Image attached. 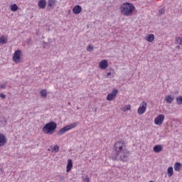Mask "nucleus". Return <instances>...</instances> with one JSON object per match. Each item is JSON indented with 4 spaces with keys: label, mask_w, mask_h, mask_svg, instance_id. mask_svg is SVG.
Instances as JSON below:
<instances>
[{
    "label": "nucleus",
    "mask_w": 182,
    "mask_h": 182,
    "mask_svg": "<svg viewBox=\"0 0 182 182\" xmlns=\"http://www.w3.org/2000/svg\"><path fill=\"white\" fill-rule=\"evenodd\" d=\"M114 150L116 152L112 160H121V161H127L130 156V151L127 149V144L124 141H118L114 144Z\"/></svg>",
    "instance_id": "1"
},
{
    "label": "nucleus",
    "mask_w": 182,
    "mask_h": 182,
    "mask_svg": "<svg viewBox=\"0 0 182 182\" xmlns=\"http://www.w3.org/2000/svg\"><path fill=\"white\" fill-rule=\"evenodd\" d=\"M135 10L136 7L132 3H124L120 6V12L124 16H132Z\"/></svg>",
    "instance_id": "2"
},
{
    "label": "nucleus",
    "mask_w": 182,
    "mask_h": 182,
    "mask_svg": "<svg viewBox=\"0 0 182 182\" xmlns=\"http://www.w3.org/2000/svg\"><path fill=\"white\" fill-rule=\"evenodd\" d=\"M56 127H58L56 122H50L43 127V132L45 134H53L55 130H56Z\"/></svg>",
    "instance_id": "3"
},
{
    "label": "nucleus",
    "mask_w": 182,
    "mask_h": 182,
    "mask_svg": "<svg viewBox=\"0 0 182 182\" xmlns=\"http://www.w3.org/2000/svg\"><path fill=\"white\" fill-rule=\"evenodd\" d=\"M76 126H77V123L74 122L68 126H65L63 128H62L61 129H60L58 131V132L57 133L58 136H62V134H65L66 133V132H69V130H72V129H75V127H76Z\"/></svg>",
    "instance_id": "4"
},
{
    "label": "nucleus",
    "mask_w": 182,
    "mask_h": 182,
    "mask_svg": "<svg viewBox=\"0 0 182 182\" xmlns=\"http://www.w3.org/2000/svg\"><path fill=\"white\" fill-rule=\"evenodd\" d=\"M13 62L14 63H21L22 60V51L21 50H16L13 54Z\"/></svg>",
    "instance_id": "5"
},
{
    "label": "nucleus",
    "mask_w": 182,
    "mask_h": 182,
    "mask_svg": "<svg viewBox=\"0 0 182 182\" xmlns=\"http://www.w3.org/2000/svg\"><path fill=\"white\" fill-rule=\"evenodd\" d=\"M147 109V102H146V101H143L138 109H137V113L138 114H144V113H146V110Z\"/></svg>",
    "instance_id": "6"
},
{
    "label": "nucleus",
    "mask_w": 182,
    "mask_h": 182,
    "mask_svg": "<svg viewBox=\"0 0 182 182\" xmlns=\"http://www.w3.org/2000/svg\"><path fill=\"white\" fill-rule=\"evenodd\" d=\"M117 93H119V91L117 89H114L111 93L107 95V100H108V102H112V100L116 99Z\"/></svg>",
    "instance_id": "7"
},
{
    "label": "nucleus",
    "mask_w": 182,
    "mask_h": 182,
    "mask_svg": "<svg viewBox=\"0 0 182 182\" xmlns=\"http://www.w3.org/2000/svg\"><path fill=\"white\" fill-rule=\"evenodd\" d=\"M164 122V114H159L154 119V124L156 126H161Z\"/></svg>",
    "instance_id": "8"
},
{
    "label": "nucleus",
    "mask_w": 182,
    "mask_h": 182,
    "mask_svg": "<svg viewBox=\"0 0 182 182\" xmlns=\"http://www.w3.org/2000/svg\"><path fill=\"white\" fill-rule=\"evenodd\" d=\"M108 66H109V62L107 60H102L99 63V68L100 69H102V70H105V69H107Z\"/></svg>",
    "instance_id": "9"
},
{
    "label": "nucleus",
    "mask_w": 182,
    "mask_h": 182,
    "mask_svg": "<svg viewBox=\"0 0 182 182\" xmlns=\"http://www.w3.org/2000/svg\"><path fill=\"white\" fill-rule=\"evenodd\" d=\"M6 143H8L6 136H5L4 134H0V147H4Z\"/></svg>",
    "instance_id": "10"
},
{
    "label": "nucleus",
    "mask_w": 182,
    "mask_h": 182,
    "mask_svg": "<svg viewBox=\"0 0 182 182\" xmlns=\"http://www.w3.org/2000/svg\"><path fill=\"white\" fill-rule=\"evenodd\" d=\"M73 13L74 15H79V14L82 13V6L80 5L75 6L73 8Z\"/></svg>",
    "instance_id": "11"
},
{
    "label": "nucleus",
    "mask_w": 182,
    "mask_h": 182,
    "mask_svg": "<svg viewBox=\"0 0 182 182\" xmlns=\"http://www.w3.org/2000/svg\"><path fill=\"white\" fill-rule=\"evenodd\" d=\"M72 168H73V161H72V159H68L67 166H66L67 173L70 172Z\"/></svg>",
    "instance_id": "12"
},
{
    "label": "nucleus",
    "mask_w": 182,
    "mask_h": 182,
    "mask_svg": "<svg viewBox=\"0 0 182 182\" xmlns=\"http://www.w3.org/2000/svg\"><path fill=\"white\" fill-rule=\"evenodd\" d=\"M38 6L40 9H45L46 8V0H39Z\"/></svg>",
    "instance_id": "13"
},
{
    "label": "nucleus",
    "mask_w": 182,
    "mask_h": 182,
    "mask_svg": "<svg viewBox=\"0 0 182 182\" xmlns=\"http://www.w3.org/2000/svg\"><path fill=\"white\" fill-rule=\"evenodd\" d=\"M153 151L154 153H160V151H163V146L161 145H156L154 146Z\"/></svg>",
    "instance_id": "14"
},
{
    "label": "nucleus",
    "mask_w": 182,
    "mask_h": 182,
    "mask_svg": "<svg viewBox=\"0 0 182 182\" xmlns=\"http://www.w3.org/2000/svg\"><path fill=\"white\" fill-rule=\"evenodd\" d=\"M154 34H149L145 37L146 41L149 43L154 42Z\"/></svg>",
    "instance_id": "15"
},
{
    "label": "nucleus",
    "mask_w": 182,
    "mask_h": 182,
    "mask_svg": "<svg viewBox=\"0 0 182 182\" xmlns=\"http://www.w3.org/2000/svg\"><path fill=\"white\" fill-rule=\"evenodd\" d=\"M182 168V164L180 162H176L175 163L174 166H173V168L175 170V171H180V170H181Z\"/></svg>",
    "instance_id": "16"
},
{
    "label": "nucleus",
    "mask_w": 182,
    "mask_h": 182,
    "mask_svg": "<svg viewBox=\"0 0 182 182\" xmlns=\"http://www.w3.org/2000/svg\"><path fill=\"white\" fill-rule=\"evenodd\" d=\"M8 42V36H1L0 37V43L1 45H5Z\"/></svg>",
    "instance_id": "17"
},
{
    "label": "nucleus",
    "mask_w": 182,
    "mask_h": 182,
    "mask_svg": "<svg viewBox=\"0 0 182 182\" xmlns=\"http://www.w3.org/2000/svg\"><path fill=\"white\" fill-rule=\"evenodd\" d=\"M48 6H49V8H53L54 6H56V0H48Z\"/></svg>",
    "instance_id": "18"
},
{
    "label": "nucleus",
    "mask_w": 182,
    "mask_h": 182,
    "mask_svg": "<svg viewBox=\"0 0 182 182\" xmlns=\"http://www.w3.org/2000/svg\"><path fill=\"white\" fill-rule=\"evenodd\" d=\"M173 100H174V97H173L171 95H168L165 98V101L169 105H171V103H173Z\"/></svg>",
    "instance_id": "19"
},
{
    "label": "nucleus",
    "mask_w": 182,
    "mask_h": 182,
    "mask_svg": "<svg viewBox=\"0 0 182 182\" xmlns=\"http://www.w3.org/2000/svg\"><path fill=\"white\" fill-rule=\"evenodd\" d=\"M168 177H172L173 174H174V170L173 169V166H170L167 170Z\"/></svg>",
    "instance_id": "20"
},
{
    "label": "nucleus",
    "mask_w": 182,
    "mask_h": 182,
    "mask_svg": "<svg viewBox=\"0 0 182 182\" xmlns=\"http://www.w3.org/2000/svg\"><path fill=\"white\" fill-rule=\"evenodd\" d=\"M40 95L41 97H46L48 96V92L46 90H43L40 92Z\"/></svg>",
    "instance_id": "21"
},
{
    "label": "nucleus",
    "mask_w": 182,
    "mask_h": 182,
    "mask_svg": "<svg viewBox=\"0 0 182 182\" xmlns=\"http://www.w3.org/2000/svg\"><path fill=\"white\" fill-rule=\"evenodd\" d=\"M131 109H132V105H126L122 108L123 112H129V110H131Z\"/></svg>",
    "instance_id": "22"
},
{
    "label": "nucleus",
    "mask_w": 182,
    "mask_h": 182,
    "mask_svg": "<svg viewBox=\"0 0 182 182\" xmlns=\"http://www.w3.org/2000/svg\"><path fill=\"white\" fill-rule=\"evenodd\" d=\"M11 11H12V12H16V11H18V6L16 4H12L11 6Z\"/></svg>",
    "instance_id": "23"
},
{
    "label": "nucleus",
    "mask_w": 182,
    "mask_h": 182,
    "mask_svg": "<svg viewBox=\"0 0 182 182\" xmlns=\"http://www.w3.org/2000/svg\"><path fill=\"white\" fill-rule=\"evenodd\" d=\"M176 103L177 105H182V96L176 97Z\"/></svg>",
    "instance_id": "24"
},
{
    "label": "nucleus",
    "mask_w": 182,
    "mask_h": 182,
    "mask_svg": "<svg viewBox=\"0 0 182 182\" xmlns=\"http://www.w3.org/2000/svg\"><path fill=\"white\" fill-rule=\"evenodd\" d=\"M53 151H54L55 153H58V151H59V146H54V147L53 148Z\"/></svg>",
    "instance_id": "25"
},
{
    "label": "nucleus",
    "mask_w": 182,
    "mask_h": 182,
    "mask_svg": "<svg viewBox=\"0 0 182 182\" xmlns=\"http://www.w3.org/2000/svg\"><path fill=\"white\" fill-rule=\"evenodd\" d=\"M176 43L178 45H182V37H178L176 38Z\"/></svg>",
    "instance_id": "26"
},
{
    "label": "nucleus",
    "mask_w": 182,
    "mask_h": 182,
    "mask_svg": "<svg viewBox=\"0 0 182 182\" xmlns=\"http://www.w3.org/2000/svg\"><path fill=\"white\" fill-rule=\"evenodd\" d=\"M83 181L85 182H90V178H89V176H85V177L83 178Z\"/></svg>",
    "instance_id": "27"
},
{
    "label": "nucleus",
    "mask_w": 182,
    "mask_h": 182,
    "mask_svg": "<svg viewBox=\"0 0 182 182\" xmlns=\"http://www.w3.org/2000/svg\"><path fill=\"white\" fill-rule=\"evenodd\" d=\"M87 50H88V52H91V50H93V46L88 45Z\"/></svg>",
    "instance_id": "28"
},
{
    "label": "nucleus",
    "mask_w": 182,
    "mask_h": 182,
    "mask_svg": "<svg viewBox=\"0 0 182 182\" xmlns=\"http://www.w3.org/2000/svg\"><path fill=\"white\" fill-rule=\"evenodd\" d=\"M166 11V9H161L159 10V15H163L164 12Z\"/></svg>",
    "instance_id": "29"
},
{
    "label": "nucleus",
    "mask_w": 182,
    "mask_h": 182,
    "mask_svg": "<svg viewBox=\"0 0 182 182\" xmlns=\"http://www.w3.org/2000/svg\"><path fill=\"white\" fill-rule=\"evenodd\" d=\"M1 89H6V84H5V83L1 84Z\"/></svg>",
    "instance_id": "30"
},
{
    "label": "nucleus",
    "mask_w": 182,
    "mask_h": 182,
    "mask_svg": "<svg viewBox=\"0 0 182 182\" xmlns=\"http://www.w3.org/2000/svg\"><path fill=\"white\" fill-rule=\"evenodd\" d=\"M0 97H1V99H5L6 96L5 95V94H0Z\"/></svg>",
    "instance_id": "31"
},
{
    "label": "nucleus",
    "mask_w": 182,
    "mask_h": 182,
    "mask_svg": "<svg viewBox=\"0 0 182 182\" xmlns=\"http://www.w3.org/2000/svg\"><path fill=\"white\" fill-rule=\"evenodd\" d=\"M107 76L109 77V76H112V73L109 72L107 73Z\"/></svg>",
    "instance_id": "32"
},
{
    "label": "nucleus",
    "mask_w": 182,
    "mask_h": 182,
    "mask_svg": "<svg viewBox=\"0 0 182 182\" xmlns=\"http://www.w3.org/2000/svg\"><path fill=\"white\" fill-rule=\"evenodd\" d=\"M176 48H177V49H180V46H177Z\"/></svg>",
    "instance_id": "33"
},
{
    "label": "nucleus",
    "mask_w": 182,
    "mask_h": 182,
    "mask_svg": "<svg viewBox=\"0 0 182 182\" xmlns=\"http://www.w3.org/2000/svg\"><path fill=\"white\" fill-rule=\"evenodd\" d=\"M132 1H137V0H132Z\"/></svg>",
    "instance_id": "34"
}]
</instances>
